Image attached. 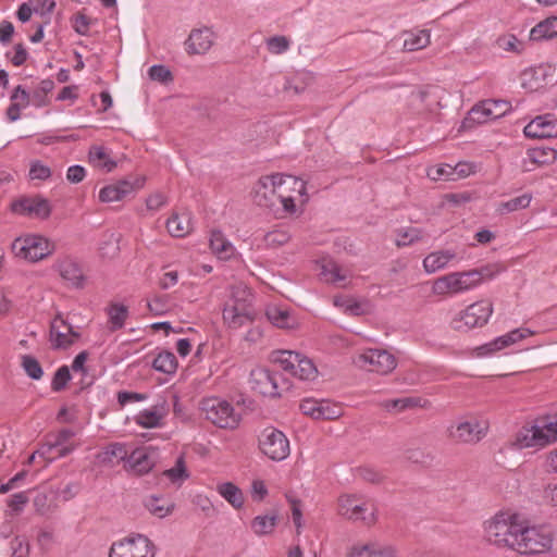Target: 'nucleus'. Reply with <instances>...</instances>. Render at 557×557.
Wrapping results in <instances>:
<instances>
[{
	"label": "nucleus",
	"instance_id": "obj_23",
	"mask_svg": "<svg viewBox=\"0 0 557 557\" xmlns=\"http://www.w3.org/2000/svg\"><path fill=\"white\" fill-rule=\"evenodd\" d=\"M11 252L18 262H35V234H23L11 244Z\"/></svg>",
	"mask_w": 557,
	"mask_h": 557
},
{
	"label": "nucleus",
	"instance_id": "obj_56",
	"mask_svg": "<svg viewBox=\"0 0 557 557\" xmlns=\"http://www.w3.org/2000/svg\"><path fill=\"white\" fill-rule=\"evenodd\" d=\"M193 504L199 508L206 517H212L214 516L215 513V509L212 505V502L210 500L209 497L202 495V494H197L193 497Z\"/></svg>",
	"mask_w": 557,
	"mask_h": 557
},
{
	"label": "nucleus",
	"instance_id": "obj_7",
	"mask_svg": "<svg viewBox=\"0 0 557 557\" xmlns=\"http://www.w3.org/2000/svg\"><path fill=\"white\" fill-rule=\"evenodd\" d=\"M493 313V304L483 299L471 304L465 310L458 312L451 320L450 325L458 332H467L474 327L484 326Z\"/></svg>",
	"mask_w": 557,
	"mask_h": 557
},
{
	"label": "nucleus",
	"instance_id": "obj_60",
	"mask_svg": "<svg viewBox=\"0 0 557 557\" xmlns=\"http://www.w3.org/2000/svg\"><path fill=\"white\" fill-rule=\"evenodd\" d=\"M497 45L504 51L519 52L518 46L520 45V42L513 35L499 37L497 39Z\"/></svg>",
	"mask_w": 557,
	"mask_h": 557
},
{
	"label": "nucleus",
	"instance_id": "obj_9",
	"mask_svg": "<svg viewBox=\"0 0 557 557\" xmlns=\"http://www.w3.org/2000/svg\"><path fill=\"white\" fill-rule=\"evenodd\" d=\"M249 297L250 293L244 288L234 293L231 301L225 305L223 319L231 327L237 329L246 322L252 321L255 312Z\"/></svg>",
	"mask_w": 557,
	"mask_h": 557
},
{
	"label": "nucleus",
	"instance_id": "obj_25",
	"mask_svg": "<svg viewBox=\"0 0 557 557\" xmlns=\"http://www.w3.org/2000/svg\"><path fill=\"white\" fill-rule=\"evenodd\" d=\"M150 513L164 518L171 515L175 508L174 500L165 494H152L144 503Z\"/></svg>",
	"mask_w": 557,
	"mask_h": 557
},
{
	"label": "nucleus",
	"instance_id": "obj_28",
	"mask_svg": "<svg viewBox=\"0 0 557 557\" xmlns=\"http://www.w3.org/2000/svg\"><path fill=\"white\" fill-rule=\"evenodd\" d=\"M347 557H396V549L393 546H354Z\"/></svg>",
	"mask_w": 557,
	"mask_h": 557
},
{
	"label": "nucleus",
	"instance_id": "obj_44",
	"mask_svg": "<svg viewBox=\"0 0 557 557\" xmlns=\"http://www.w3.org/2000/svg\"><path fill=\"white\" fill-rule=\"evenodd\" d=\"M292 235L286 227H278L264 235V244L271 248H277L289 242Z\"/></svg>",
	"mask_w": 557,
	"mask_h": 557
},
{
	"label": "nucleus",
	"instance_id": "obj_36",
	"mask_svg": "<svg viewBox=\"0 0 557 557\" xmlns=\"http://www.w3.org/2000/svg\"><path fill=\"white\" fill-rule=\"evenodd\" d=\"M355 478L364 484L382 485L388 484L387 476L371 467H359L355 471Z\"/></svg>",
	"mask_w": 557,
	"mask_h": 557
},
{
	"label": "nucleus",
	"instance_id": "obj_4",
	"mask_svg": "<svg viewBox=\"0 0 557 557\" xmlns=\"http://www.w3.org/2000/svg\"><path fill=\"white\" fill-rule=\"evenodd\" d=\"M520 529L513 550L524 555H534L552 548L553 533L547 527H530L527 521H522Z\"/></svg>",
	"mask_w": 557,
	"mask_h": 557
},
{
	"label": "nucleus",
	"instance_id": "obj_1",
	"mask_svg": "<svg viewBox=\"0 0 557 557\" xmlns=\"http://www.w3.org/2000/svg\"><path fill=\"white\" fill-rule=\"evenodd\" d=\"M289 186H293L297 190V195L302 198V205L308 201L306 183L296 176L280 173L262 176L257 182L253 189V201L259 207L269 209L272 213L277 212L280 193Z\"/></svg>",
	"mask_w": 557,
	"mask_h": 557
},
{
	"label": "nucleus",
	"instance_id": "obj_15",
	"mask_svg": "<svg viewBox=\"0 0 557 557\" xmlns=\"http://www.w3.org/2000/svg\"><path fill=\"white\" fill-rule=\"evenodd\" d=\"M549 428L546 421L541 425L522 428L516 437V444L520 448L544 447L554 443Z\"/></svg>",
	"mask_w": 557,
	"mask_h": 557
},
{
	"label": "nucleus",
	"instance_id": "obj_39",
	"mask_svg": "<svg viewBox=\"0 0 557 557\" xmlns=\"http://www.w3.org/2000/svg\"><path fill=\"white\" fill-rule=\"evenodd\" d=\"M152 368L156 371L172 374L177 368V360L173 352L164 350L161 351L152 361Z\"/></svg>",
	"mask_w": 557,
	"mask_h": 557
},
{
	"label": "nucleus",
	"instance_id": "obj_53",
	"mask_svg": "<svg viewBox=\"0 0 557 557\" xmlns=\"http://www.w3.org/2000/svg\"><path fill=\"white\" fill-rule=\"evenodd\" d=\"M71 380V373L66 366H63L57 370L51 381V388L54 392L62 391L67 382Z\"/></svg>",
	"mask_w": 557,
	"mask_h": 557
},
{
	"label": "nucleus",
	"instance_id": "obj_33",
	"mask_svg": "<svg viewBox=\"0 0 557 557\" xmlns=\"http://www.w3.org/2000/svg\"><path fill=\"white\" fill-rule=\"evenodd\" d=\"M557 35V17H548L536 24L530 32V39L534 41L549 39Z\"/></svg>",
	"mask_w": 557,
	"mask_h": 557
},
{
	"label": "nucleus",
	"instance_id": "obj_5",
	"mask_svg": "<svg viewBox=\"0 0 557 557\" xmlns=\"http://www.w3.org/2000/svg\"><path fill=\"white\" fill-rule=\"evenodd\" d=\"M200 410L206 420L221 429H236L242 419L240 413L230 401L219 397L203 398Z\"/></svg>",
	"mask_w": 557,
	"mask_h": 557
},
{
	"label": "nucleus",
	"instance_id": "obj_57",
	"mask_svg": "<svg viewBox=\"0 0 557 557\" xmlns=\"http://www.w3.org/2000/svg\"><path fill=\"white\" fill-rule=\"evenodd\" d=\"M221 496L234 508H240L244 504L242 490H219Z\"/></svg>",
	"mask_w": 557,
	"mask_h": 557
},
{
	"label": "nucleus",
	"instance_id": "obj_19",
	"mask_svg": "<svg viewBox=\"0 0 557 557\" xmlns=\"http://www.w3.org/2000/svg\"><path fill=\"white\" fill-rule=\"evenodd\" d=\"M74 436V432L70 429H63L59 431L57 434L52 435L50 440L41 445L40 448H37V454L44 456L48 451L54 453L55 457H64L71 454L76 445L72 443V437Z\"/></svg>",
	"mask_w": 557,
	"mask_h": 557
},
{
	"label": "nucleus",
	"instance_id": "obj_8",
	"mask_svg": "<svg viewBox=\"0 0 557 557\" xmlns=\"http://www.w3.org/2000/svg\"><path fill=\"white\" fill-rule=\"evenodd\" d=\"M338 513L348 520L362 521L370 525L375 522V507L356 494H344L338 499Z\"/></svg>",
	"mask_w": 557,
	"mask_h": 557
},
{
	"label": "nucleus",
	"instance_id": "obj_47",
	"mask_svg": "<svg viewBox=\"0 0 557 557\" xmlns=\"http://www.w3.org/2000/svg\"><path fill=\"white\" fill-rule=\"evenodd\" d=\"M484 110L490 115L491 120H496L504 116L511 110V104L505 100L488 99L483 101Z\"/></svg>",
	"mask_w": 557,
	"mask_h": 557
},
{
	"label": "nucleus",
	"instance_id": "obj_29",
	"mask_svg": "<svg viewBox=\"0 0 557 557\" xmlns=\"http://www.w3.org/2000/svg\"><path fill=\"white\" fill-rule=\"evenodd\" d=\"M456 258L451 250H440L428 255L423 260L424 270L428 273H434L443 269L450 260Z\"/></svg>",
	"mask_w": 557,
	"mask_h": 557
},
{
	"label": "nucleus",
	"instance_id": "obj_31",
	"mask_svg": "<svg viewBox=\"0 0 557 557\" xmlns=\"http://www.w3.org/2000/svg\"><path fill=\"white\" fill-rule=\"evenodd\" d=\"M210 247L221 259H230L235 251L232 243L226 239L221 231H212L210 236Z\"/></svg>",
	"mask_w": 557,
	"mask_h": 557
},
{
	"label": "nucleus",
	"instance_id": "obj_30",
	"mask_svg": "<svg viewBox=\"0 0 557 557\" xmlns=\"http://www.w3.org/2000/svg\"><path fill=\"white\" fill-rule=\"evenodd\" d=\"M89 162L98 169L111 172L115 169L116 162L110 157L106 148L92 146L88 153Z\"/></svg>",
	"mask_w": 557,
	"mask_h": 557
},
{
	"label": "nucleus",
	"instance_id": "obj_6",
	"mask_svg": "<svg viewBox=\"0 0 557 557\" xmlns=\"http://www.w3.org/2000/svg\"><path fill=\"white\" fill-rule=\"evenodd\" d=\"M272 361L301 381H312L317 377L318 370L313 362L306 356L290 350H278L272 354Z\"/></svg>",
	"mask_w": 557,
	"mask_h": 557
},
{
	"label": "nucleus",
	"instance_id": "obj_45",
	"mask_svg": "<svg viewBox=\"0 0 557 557\" xmlns=\"http://www.w3.org/2000/svg\"><path fill=\"white\" fill-rule=\"evenodd\" d=\"M320 275L329 283L342 282L347 277V275L342 272L341 267L331 260L322 264Z\"/></svg>",
	"mask_w": 557,
	"mask_h": 557
},
{
	"label": "nucleus",
	"instance_id": "obj_63",
	"mask_svg": "<svg viewBox=\"0 0 557 557\" xmlns=\"http://www.w3.org/2000/svg\"><path fill=\"white\" fill-rule=\"evenodd\" d=\"M11 548L14 557H26L29 553V544L20 537L12 541Z\"/></svg>",
	"mask_w": 557,
	"mask_h": 557
},
{
	"label": "nucleus",
	"instance_id": "obj_18",
	"mask_svg": "<svg viewBox=\"0 0 557 557\" xmlns=\"http://www.w3.org/2000/svg\"><path fill=\"white\" fill-rule=\"evenodd\" d=\"M534 332L527 327H519L510 331L509 333L502 335L494 341L486 343L476 348V355L479 357L488 356L493 352H496L505 347H508L519 341H522L531 335Z\"/></svg>",
	"mask_w": 557,
	"mask_h": 557
},
{
	"label": "nucleus",
	"instance_id": "obj_2",
	"mask_svg": "<svg viewBox=\"0 0 557 557\" xmlns=\"http://www.w3.org/2000/svg\"><path fill=\"white\" fill-rule=\"evenodd\" d=\"M519 515L511 510H499L484 522L486 540L498 546L513 549L517 545L518 533L521 531Z\"/></svg>",
	"mask_w": 557,
	"mask_h": 557
},
{
	"label": "nucleus",
	"instance_id": "obj_64",
	"mask_svg": "<svg viewBox=\"0 0 557 557\" xmlns=\"http://www.w3.org/2000/svg\"><path fill=\"white\" fill-rule=\"evenodd\" d=\"M86 176V171L81 165H72L67 169L66 178L73 184L81 183Z\"/></svg>",
	"mask_w": 557,
	"mask_h": 557
},
{
	"label": "nucleus",
	"instance_id": "obj_58",
	"mask_svg": "<svg viewBox=\"0 0 557 557\" xmlns=\"http://www.w3.org/2000/svg\"><path fill=\"white\" fill-rule=\"evenodd\" d=\"M429 176L433 180H445V181H455L453 166L445 164L437 166L435 169H431L429 171Z\"/></svg>",
	"mask_w": 557,
	"mask_h": 557
},
{
	"label": "nucleus",
	"instance_id": "obj_48",
	"mask_svg": "<svg viewBox=\"0 0 557 557\" xmlns=\"http://www.w3.org/2000/svg\"><path fill=\"white\" fill-rule=\"evenodd\" d=\"M529 156L533 163L544 165L553 163L556 160L557 151L550 147H537L532 149Z\"/></svg>",
	"mask_w": 557,
	"mask_h": 557
},
{
	"label": "nucleus",
	"instance_id": "obj_13",
	"mask_svg": "<svg viewBox=\"0 0 557 557\" xmlns=\"http://www.w3.org/2000/svg\"><path fill=\"white\" fill-rule=\"evenodd\" d=\"M357 363L370 372L386 375L396 368L397 360L385 349H368L358 357Z\"/></svg>",
	"mask_w": 557,
	"mask_h": 557
},
{
	"label": "nucleus",
	"instance_id": "obj_32",
	"mask_svg": "<svg viewBox=\"0 0 557 557\" xmlns=\"http://www.w3.org/2000/svg\"><path fill=\"white\" fill-rule=\"evenodd\" d=\"M128 457V451L123 444H111L104 448V450L99 454V458L101 462L108 463L111 466L123 462V467L125 466V460Z\"/></svg>",
	"mask_w": 557,
	"mask_h": 557
},
{
	"label": "nucleus",
	"instance_id": "obj_46",
	"mask_svg": "<svg viewBox=\"0 0 557 557\" xmlns=\"http://www.w3.org/2000/svg\"><path fill=\"white\" fill-rule=\"evenodd\" d=\"M10 209L17 215H32L35 212V198L30 196H21L11 202Z\"/></svg>",
	"mask_w": 557,
	"mask_h": 557
},
{
	"label": "nucleus",
	"instance_id": "obj_21",
	"mask_svg": "<svg viewBox=\"0 0 557 557\" xmlns=\"http://www.w3.org/2000/svg\"><path fill=\"white\" fill-rule=\"evenodd\" d=\"M214 42V34L208 28L193 29L185 41L188 54H203L210 50Z\"/></svg>",
	"mask_w": 557,
	"mask_h": 557
},
{
	"label": "nucleus",
	"instance_id": "obj_11",
	"mask_svg": "<svg viewBox=\"0 0 557 557\" xmlns=\"http://www.w3.org/2000/svg\"><path fill=\"white\" fill-rule=\"evenodd\" d=\"M261 451L272 460L281 461L289 455V442L286 435L273 428H265L259 435Z\"/></svg>",
	"mask_w": 557,
	"mask_h": 557
},
{
	"label": "nucleus",
	"instance_id": "obj_50",
	"mask_svg": "<svg viewBox=\"0 0 557 557\" xmlns=\"http://www.w3.org/2000/svg\"><path fill=\"white\" fill-rule=\"evenodd\" d=\"M334 305L336 307L343 308L346 313L352 315H360L364 312L362 304L356 301L352 298L335 297Z\"/></svg>",
	"mask_w": 557,
	"mask_h": 557
},
{
	"label": "nucleus",
	"instance_id": "obj_37",
	"mask_svg": "<svg viewBox=\"0 0 557 557\" xmlns=\"http://www.w3.org/2000/svg\"><path fill=\"white\" fill-rule=\"evenodd\" d=\"M60 275L74 286H81L84 275L82 269L71 260H64L58 265Z\"/></svg>",
	"mask_w": 557,
	"mask_h": 557
},
{
	"label": "nucleus",
	"instance_id": "obj_17",
	"mask_svg": "<svg viewBox=\"0 0 557 557\" xmlns=\"http://www.w3.org/2000/svg\"><path fill=\"white\" fill-rule=\"evenodd\" d=\"M144 186V178L134 177V178H125L116 182L115 184H111L104 186L99 191V200L101 202H114L121 201L126 196L132 194L135 189H139Z\"/></svg>",
	"mask_w": 557,
	"mask_h": 557
},
{
	"label": "nucleus",
	"instance_id": "obj_41",
	"mask_svg": "<svg viewBox=\"0 0 557 557\" xmlns=\"http://www.w3.org/2000/svg\"><path fill=\"white\" fill-rule=\"evenodd\" d=\"M267 317L277 327L292 329L295 325V320L290 317L289 312L275 306L268 308Z\"/></svg>",
	"mask_w": 557,
	"mask_h": 557
},
{
	"label": "nucleus",
	"instance_id": "obj_34",
	"mask_svg": "<svg viewBox=\"0 0 557 557\" xmlns=\"http://www.w3.org/2000/svg\"><path fill=\"white\" fill-rule=\"evenodd\" d=\"M293 193L297 194V190H295L293 186H289L287 189H283V191L280 193L277 212H273L274 215L283 218L286 214H294L297 212V206L295 203L296 197Z\"/></svg>",
	"mask_w": 557,
	"mask_h": 557
},
{
	"label": "nucleus",
	"instance_id": "obj_20",
	"mask_svg": "<svg viewBox=\"0 0 557 557\" xmlns=\"http://www.w3.org/2000/svg\"><path fill=\"white\" fill-rule=\"evenodd\" d=\"M523 133L530 138L556 137L557 119L550 114L537 116L524 126Z\"/></svg>",
	"mask_w": 557,
	"mask_h": 557
},
{
	"label": "nucleus",
	"instance_id": "obj_40",
	"mask_svg": "<svg viewBox=\"0 0 557 557\" xmlns=\"http://www.w3.org/2000/svg\"><path fill=\"white\" fill-rule=\"evenodd\" d=\"M344 414L342 404L330 400L320 399L318 420H336Z\"/></svg>",
	"mask_w": 557,
	"mask_h": 557
},
{
	"label": "nucleus",
	"instance_id": "obj_51",
	"mask_svg": "<svg viewBox=\"0 0 557 557\" xmlns=\"http://www.w3.org/2000/svg\"><path fill=\"white\" fill-rule=\"evenodd\" d=\"M57 249L55 242L48 237L37 235V261L51 256Z\"/></svg>",
	"mask_w": 557,
	"mask_h": 557
},
{
	"label": "nucleus",
	"instance_id": "obj_49",
	"mask_svg": "<svg viewBox=\"0 0 557 557\" xmlns=\"http://www.w3.org/2000/svg\"><path fill=\"white\" fill-rule=\"evenodd\" d=\"M275 524V516H258L252 520L251 528L256 534L265 535L274 530Z\"/></svg>",
	"mask_w": 557,
	"mask_h": 557
},
{
	"label": "nucleus",
	"instance_id": "obj_55",
	"mask_svg": "<svg viewBox=\"0 0 557 557\" xmlns=\"http://www.w3.org/2000/svg\"><path fill=\"white\" fill-rule=\"evenodd\" d=\"M320 399L305 398L299 404L300 411L314 420H318Z\"/></svg>",
	"mask_w": 557,
	"mask_h": 557
},
{
	"label": "nucleus",
	"instance_id": "obj_38",
	"mask_svg": "<svg viewBox=\"0 0 557 557\" xmlns=\"http://www.w3.org/2000/svg\"><path fill=\"white\" fill-rule=\"evenodd\" d=\"M532 195L529 193L522 194L518 197L511 198L507 201H502L497 206V212L499 214H506L518 210L525 209L530 206Z\"/></svg>",
	"mask_w": 557,
	"mask_h": 557
},
{
	"label": "nucleus",
	"instance_id": "obj_35",
	"mask_svg": "<svg viewBox=\"0 0 557 557\" xmlns=\"http://www.w3.org/2000/svg\"><path fill=\"white\" fill-rule=\"evenodd\" d=\"M162 475L166 478L171 484L182 485L189 476V472L186 468L184 457L181 456L176 459L175 465L170 469L162 472Z\"/></svg>",
	"mask_w": 557,
	"mask_h": 557
},
{
	"label": "nucleus",
	"instance_id": "obj_27",
	"mask_svg": "<svg viewBox=\"0 0 557 557\" xmlns=\"http://www.w3.org/2000/svg\"><path fill=\"white\" fill-rule=\"evenodd\" d=\"M430 403L421 397H403L397 399L384 400L381 406L387 411L401 412L411 408H426Z\"/></svg>",
	"mask_w": 557,
	"mask_h": 557
},
{
	"label": "nucleus",
	"instance_id": "obj_52",
	"mask_svg": "<svg viewBox=\"0 0 557 557\" xmlns=\"http://www.w3.org/2000/svg\"><path fill=\"white\" fill-rule=\"evenodd\" d=\"M148 75L150 79L162 84H166L173 81L171 71L164 65H152L148 71Z\"/></svg>",
	"mask_w": 557,
	"mask_h": 557
},
{
	"label": "nucleus",
	"instance_id": "obj_42",
	"mask_svg": "<svg viewBox=\"0 0 557 557\" xmlns=\"http://www.w3.org/2000/svg\"><path fill=\"white\" fill-rule=\"evenodd\" d=\"M107 312L109 315L111 331H116L124 326L128 317V309L126 306L120 304H111Z\"/></svg>",
	"mask_w": 557,
	"mask_h": 557
},
{
	"label": "nucleus",
	"instance_id": "obj_59",
	"mask_svg": "<svg viewBox=\"0 0 557 557\" xmlns=\"http://www.w3.org/2000/svg\"><path fill=\"white\" fill-rule=\"evenodd\" d=\"M11 103L17 104L23 109L27 108L29 104V94L24 89L22 85H18L13 94L11 95Z\"/></svg>",
	"mask_w": 557,
	"mask_h": 557
},
{
	"label": "nucleus",
	"instance_id": "obj_62",
	"mask_svg": "<svg viewBox=\"0 0 557 557\" xmlns=\"http://www.w3.org/2000/svg\"><path fill=\"white\" fill-rule=\"evenodd\" d=\"M27 503V497L24 493H17L15 494L12 499L9 502V511L11 515H17L25 504Z\"/></svg>",
	"mask_w": 557,
	"mask_h": 557
},
{
	"label": "nucleus",
	"instance_id": "obj_24",
	"mask_svg": "<svg viewBox=\"0 0 557 557\" xmlns=\"http://www.w3.org/2000/svg\"><path fill=\"white\" fill-rule=\"evenodd\" d=\"M166 230L173 237H185L193 231V216L189 211L173 213L166 221Z\"/></svg>",
	"mask_w": 557,
	"mask_h": 557
},
{
	"label": "nucleus",
	"instance_id": "obj_54",
	"mask_svg": "<svg viewBox=\"0 0 557 557\" xmlns=\"http://www.w3.org/2000/svg\"><path fill=\"white\" fill-rule=\"evenodd\" d=\"M491 117L487 115V112L484 110V103L483 101L479 104H475L468 113L466 121L476 123V124H483L490 121Z\"/></svg>",
	"mask_w": 557,
	"mask_h": 557
},
{
	"label": "nucleus",
	"instance_id": "obj_10",
	"mask_svg": "<svg viewBox=\"0 0 557 557\" xmlns=\"http://www.w3.org/2000/svg\"><path fill=\"white\" fill-rule=\"evenodd\" d=\"M109 557H156V546L147 536L135 534L113 543Z\"/></svg>",
	"mask_w": 557,
	"mask_h": 557
},
{
	"label": "nucleus",
	"instance_id": "obj_61",
	"mask_svg": "<svg viewBox=\"0 0 557 557\" xmlns=\"http://www.w3.org/2000/svg\"><path fill=\"white\" fill-rule=\"evenodd\" d=\"M288 40L284 36H275L268 40V48L273 53H282L288 48Z\"/></svg>",
	"mask_w": 557,
	"mask_h": 557
},
{
	"label": "nucleus",
	"instance_id": "obj_22",
	"mask_svg": "<svg viewBox=\"0 0 557 557\" xmlns=\"http://www.w3.org/2000/svg\"><path fill=\"white\" fill-rule=\"evenodd\" d=\"M50 333L51 342L57 348H67L79 337V333L61 318H55L52 321Z\"/></svg>",
	"mask_w": 557,
	"mask_h": 557
},
{
	"label": "nucleus",
	"instance_id": "obj_26",
	"mask_svg": "<svg viewBox=\"0 0 557 557\" xmlns=\"http://www.w3.org/2000/svg\"><path fill=\"white\" fill-rule=\"evenodd\" d=\"M165 414L166 409L163 401L162 404L154 405L152 408L140 411L136 416L135 421L144 428H157L161 424V420Z\"/></svg>",
	"mask_w": 557,
	"mask_h": 557
},
{
	"label": "nucleus",
	"instance_id": "obj_3",
	"mask_svg": "<svg viewBox=\"0 0 557 557\" xmlns=\"http://www.w3.org/2000/svg\"><path fill=\"white\" fill-rule=\"evenodd\" d=\"M492 276L493 273L487 268L449 273L435 280L433 292L436 295L467 292L480 285L485 277Z\"/></svg>",
	"mask_w": 557,
	"mask_h": 557
},
{
	"label": "nucleus",
	"instance_id": "obj_14",
	"mask_svg": "<svg viewBox=\"0 0 557 557\" xmlns=\"http://www.w3.org/2000/svg\"><path fill=\"white\" fill-rule=\"evenodd\" d=\"M488 424L476 418L457 423L449 431L450 437L458 443L474 444L487 433Z\"/></svg>",
	"mask_w": 557,
	"mask_h": 557
},
{
	"label": "nucleus",
	"instance_id": "obj_12",
	"mask_svg": "<svg viewBox=\"0 0 557 557\" xmlns=\"http://www.w3.org/2000/svg\"><path fill=\"white\" fill-rule=\"evenodd\" d=\"M250 384L253 391L269 397L280 396L281 391L288 388L287 383L280 373L265 368H258L251 371Z\"/></svg>",
	"mask_w": 557,
	"mask_h": 557
},
{
	"label": "nucleus",
	"instance_id": "obj_43",
	"mask_svg": "<svg viewBox=\"0 0 557 557\" xmlns=\"http://www.w3.org/2000/svg\"><path fill=\"white\" fill-rule=\"evenodd\" d=\"M430 42V32L423 29L418 33L408 34L404 40V49L406 51H416L425 48Z\"/></svg>",
	"mask_w": 557,
	"mask_h": 557
},
{
	"label": "nucleus",
	"instance_id": "obj_16",
	"mask_svg": "<svg viewBox=\"0 0 557 557\" xmlns=\"http://www.w3.org/2000/svg\"><path fill=\"white\" fill-rule=\"evenodd\" d=\"M159 456L150 447L134 449L128 454L125 460L124 469L133 475H143L148 473L156 466Z\"/></svg>",
	"mask_w": 557,
	"mask_h": 557
}]
</instances>
